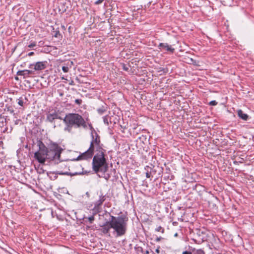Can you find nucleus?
<instances>
[{"mask_svg":"<svg viewBox=\"0 0 254 254\" xmlns=\"http://www.w3.org/2000/svg\"><path fill=\"white\" fill-rule=\"evenodd\" d=\"M62 70L64 72H67L69 70V68L67 66H63L62 67Z\"/></svg>","mask_w":254,"mask_h":254,"instance_id":"nucleus-20","label":"nucleus"},{"mask_svg":"<svg viewBox=\"0 0 254 254\" xmlns=\"http://www.w3.org/2000/svg\"><path fill=\"white\" fill-rule=\"evenodd\" d=\"M70 64H73V62H70Z\"/></svg>","mask_w":254,"mask_h":254,"instance_id":"nucleus-36","label":"nucleus"},{"mask_svg":"<svg viewBox=\"0 0 254 254\" xmlns=\"http://www.w3.org/2000/svg\"><path fill=\"white\" fill-rule=\"evenodd\" d=\"M87 120L78 113H68L65 115L63 122L65 126L64 131L68 133L72 132L73 128H79L85 127Z\"/></svg>","mask_w":254,"mask_h":254,"instance_id":"nucleus-2","label":"nucleus"},{"mask_svg":"<svg viewBox=\"0 0 254 254\" xmlns=\"http://www.w3.org/2000/svg\"><path fill=\"white\" fill-rule=\"evenodd\" d=\"M209 104L211 106H216L217 104V102L215 100H213L210 102Z\"/></svg>","mask_w":254,"mask_h":254,"instance_id":"nucleus-23","label":"nucleus"},{"mask_svg":"<svg viewBox=\"0 0 254 254\" xmlns=\"http://www.w3.org/2000/svg\"><path fill=\"white\" fill-rule=\"evenodd\" d=\"M163 239L162 237H157L156 240H155V241L156 242H159L160 241H161V240H162Z\"/></svg>","mask_w":254,"mask_h":254,"instance_id":"nucleus-27","label":"nucleus"},{"mask_svg":"<svg viewBox=\"0 0 254 254\" xmlns=\"http://www.w3.org/2000/svg\"><path fill=\"white\" fill-rule=\"evenodd\" d=\"M82 100L79 99H75V103L78 105H81L82 103Z\"/></svg>","mask_w":254,"mask_h":254,"instance_id":"nucleus-22","label":"nucleus"},{"mask_svg":"<svg viewBox=\"0 0 254 254\" xmlns=\"http://www.w3.org/2000/svg\"><path fill=\"white\" fill-rule=\"evenodd\" d=\"M111 222L109 221L106 222L102 226L101 228L99 229L100 231L103 234L106 235L109 234L110 230L112 227H110Z\"/></svg>","mask_w":254,"mask_h":254,"instance_id":"nucleus-9","label":"nucleus"},{"mask_svg":"<svg viewBox=\"0 0 254 254\" xmlns=\"http://www.w3.org/2000/svg\"><path fill=\"white\" fill-rule=\"evenodd\" d=\"M91 136L92 140L89 148L79 155L76 160L91 158L95 149L96 154L93 157L92 162V170L99 177L103 178L108 181L111 178V175L108 172L109 166L105 157L106 150L103 148V144H101L100 137L96 132H91Z\"/></svg>","mask_w":254,"mask_h":254,"instance_id":"nucleus-1","label":"nucleus"},{"mask_svg":"<svg viewBox=\"0 0 254 254\" xmlns=\"http://www.w3.org/2000/svg\"><path fill=\"white\" fill-rule=\"evenodd\" d=\"M111 226L118 237L124 235L127 231L128 217L124 215L118 217L111 216Z\"/></svg>","mask_w":254,"mask_h":254,"instance_id":"nucleus-3","label":"nucleus"},{"mask_svg":"<svg viewBox=\"0 0 254 254\" xmlns=\"http://www.w3.org/2000/svg\"><path fill=\"white\" fill-rule=\"evenodd\" d=\"M87 219H88V220L89 222V223L90 224H92L93 223V222L94 221L95 218H94V215H92V216H91L88 217Z\"/></svg>","mask_w":254,"mask_h":254,"instance_id":"nucleus-19","label":"nucleus"},{"mask_svg":"<svg viewBox=\"0 0 254 254\" xmlns=\"http://www.w3.org/2000/svg\"><path fill=\"white\" fill-rule=\"evenodd\" d=\"M18 75L23 76L24 78L28 77L31 75H35V71L32 69L19 70L17 72Z\"/></svg>","mask_w":254,"mask_h":254,"instance_id":"nucleus-8","label":"nucleus"},{"mask_svg":"<svg viewBox=\"0 0 254 254\" xmlns=\"http://www.w3.org/2000/svg\"><path fill=\"white\" fill-rule=\"evenodd\" d=\"M24 98H25V100H27V99H26V97H24Z\"/></svg>","mask_w":254,"mask_h":254,"instance_id":"nucleus-37","label":"nucleus"},{"mask_svg":"<svg viewBox=\"0 0 254 254\" xmlns=\"http://www.w3.org/2000/svg\"><path fill=\"white\" fill-rule=\"evenodd\" d=\"M155 252H156L157 253H159V252H160V250H159V249H156Z\"/></svg>","mask_w":254,"mask_h":254,"instance_id":"nucleus-30","label":"nucleus"},{"mask_svg":"<svg viewBox=\"0 0 254 254\" xmlns=\"http://www.w3.org/2000/svg\"><path fill=\"white\" fill-rule=\"evenodd\" d=\"M192 254H204V252L201 250H197L192 252Z\"/></svg>","mask_w":254,"mask_h":254,"instance_id":"nucleus-18","label":"nucleus"},{"mask_svg":"<svg viewBox=\"0 0 254 254\" xmlns=\"http://www.w3.org/2000/svg\"><path fill=\"white\" fill-rule=\"evenodd\" d=\"M85 120H87L86 123V127H82L84 129H86L88 127L89 128V129L91 130V132H96V131L95 130L94 128H93L91 123L90 122V120L88 117H85Z\"/></svg>","mask_w":254,"mask_h":254,"instance_id":"nucleus-12","label":"nucleus"},{"mask_svg":"<svg viewBox=\"0 0 254 254\" xmlns=\"http://www.w3.org/2000/svg\"><path fill=\"white\" fill-rule=\"evenodd\" d=\"M108 109V106L106 104H104L102 106L97 109V111L100 115H102Z\"/></svg>","mask_w":254,"mask_h":254,"instance_id":"nucleus-14","label":"nucleus"},{"mask_svg":"<svg viewBox=\"0 0 254 254\" xmlns=\"http://www.w3.org/2000/svg\"><path fill=\"white\" fill-rule=\"evenodd\" d=\"M126 70H127V68H126V67H125L124 68Z\"/></svg>","mask_w":254,"mask_h":254,"instance_id":"nucleus-35","label":"nucleus"},{"mask_svg":"<svg viewBox=\"0 0 254 254\" xmlns=\"http://www.w3.org/2000/svg\"><path fill=\"white\" fill-rule=\"evenodd\" d=\"M149 251H146L145 252V254H149Z\"/></svg>","mask_w":254,"mask_h":254,"instance_id":"nucleus-31","label":"nucleus"},{"mask_svg":"<svg viewBox=\"0 0 254 254\" xmlns=\"http://www.w3.org/2000/svg\"><path fill=\"white\" fill-rule=\"evenodd\" d=\"M158 48L160 50H165L171 53H173L175 51V49L172 48L171 46L169 45L167 43H160L158 45Z\"/></svg>","mask_w":254,"mask_h":254,"instance_id":"nucleus-10","label":"nucleus"},{"mask_svg":"<svg viewBox=\"0 0 254 254\" xmlns=\"http://www.w3.org/2000/svg\"><path fill=\"white\" fill-rule=\"evenodd\" d=\"M39 150L34 153V158L41 164H44L47 159V147L41 140L37 141Z\"/></svg>","mask_w":254,"mask_h":254,"instance_id":"nucleus-5","label":"nucleus"},{"mask_svg":"<svg viewBox=\"0 0 254 254\" xmlns=\"http://www.w3.org/2000/svg\"><path fill=\"white\" fill-rule=\"evenodd\" d=\"M156 232H160L161 233H163L164 232V229L161 226H158L155 229Z\"/></svg>","mask_w":254,"mask_h":254,"instance_id":"nucleus-17","label":"nucleus"},{"mask_svg":"<svg viewBox=\"0 0 254 254\" xmlns=\"http://www.w3.org/2000/svg\"><path fill=\"white\" fill-rule=\"evenodd\" d=\"M47 159L50 162L58 164L60 162V157L63 149L56 143H51L47 147Z\"/></svg>","mask_w":254,"mask_h":254,"instance_id":"nucleus-4","label":"nucleus"},{"mask_svg":"<svg viewBox=\"0 0 254 254\" xmlns=\"http://www.w3.org/2000/svg\"><path fill=\"white\" fill-rule=\"evenodd\" d=\"M36 43L35 42H32L30 44H29L28 47L29 48H33L34 47L36 46Z\"/></svg>","mask_w":254,"mask_h":254,"instance_id":"nucleus-21","label":"nucleus"},{"mask_svg":"<svg viewBox=\"0 0 254 254\" xmlns=\"http://www.w3.org/2000/svg\"><path fill=\"white\" fill-rule=\"evenodd\" d=\"M238 115L240 118L244 121H247L249 119V116L247 114L244 113L241 110L238 111Z\"/></svg>","mask_w":254,"mask_h":254,"instance_id":"nucleus-13","label":"nucleus"},{"mask_svg":"<svg viewBox=\"0 0 254 254\" xmlns=\"http://www.w3.org/2000/svg\"><path fill=\"white\" fill-rule=\"evenodd\" d=\"M10 112L11 113H13L14 112V110H10Z\"/></svg>","mask_w":254,"mask_h":254,"instance_id":"nucleus-32","label":"nucleus"},{"mask_svg":"<svg viewBox=\"0 0 254 254\" xmlns=\"http://www.w3.org/2000/svg\"><path fill=\"white\" fill-rule=\"evenodd\" d=\"M106 200L105 195H100L99 199L94 203V209L98 210L104 201Z\"/></svg>","mask_w":254,"mask_h":254,"instance_id":"nucleus-11","label":"nucleus"},{"mask_svg":"<svg viewBox=\"0 0 254 254\" xmlns=\"http://www.w3.org/2000/svg\"><path fill=\"white\" fill-rule=\"evenodd\" d=\"M60 119L62 120V118L60 116L59 114L56 111L49 112L46 114V121L53 123L55 120Z\"/></svg>","mask_w":254,"mask_h":254,"instance_id":"nucleus-7","label":"nucleus"},{"mask_svg":"<svg viewBox=\"0 0 254 254\" xmlns=\"http://www.w3.org/2000/svg\"><path fill=\"white\" fill-rule=\"evenodd\" d=\"M18 104L20 106H23L24 105V101H23V98L22 97H20L18 99V102H17Z\"/></svg>","mask_w":254,"mask_h":254,"instance_id":"nucleus-16","label":"nucleus"},{"mask_svg":"<svg viewBox=\"0 0 254 254\" xmlns=\"http://www.w3.org/2000/svg\"><path fill=\"white\" fill-rule=\"evenodd\" d=\"M150 176H151V173L149 172L148 171H147V172L146 173V177L147 178H149L150 177Z\"/></svg>","mask_w":254,"mask_h":254,"instance_id":"nucleus-26","label":"nucleus"},{"mask_svg":"<svg viewBox=\"0 0 254 254\" xmlns=\"http://www.w3.org/2000/svg\"><path fill=\"white\" fill-rule=\"evenodd\" d=\"M178 236V234H177V233H176V234H175V237H176V236Z\"/></svg>","mask_w":254,"mask_h":254,"instance_id":"nucleus-34","label":"nucleus"},{"mask_svg":"<svg viewBox=\"0 0 254 254\" xmlns=\"http://www.w3.org/2000/svg\"><path fill=\"white\" fill-rule=\"evenodd\" d=\"M53 174H55V175L59 174V175H69V173H68L67 172H63L62 171L61 172H60V171L54 172L53 173Z\"/></svg>","mask_w":254,"mask_h":254,"instance_id":"nucleus-15","label":"nucleus"},{"mask_svg":"<svg viewBox=\"0 0 254 254\" xmlns=\"http://www.w3.org/2000/svg\"><path fill=\"white\" fill-rule=\"evenodd\" d=\"M57 175H55V176H54V179H56L57 178Z\"/></svg>","mask_w":254,"mask_h":254,"instance_id":"nucleus-33","label":"nucleus"},{"mask_svg":"<svg viewBox=\"0 0 254 254\" xmlns=\"http://www.w3.org/2000/svg\"><path fill=\"white\" fill-rule=\"evenodd\" d=\"M47 62H38L36 63L31 64L29 65V68L32 69L35 71L36 73V71H41L46 68Z\"/></svg>","mask_w":254,"mask_h":254,"instance_id":"nucleus-6","label":"nucleus"},{"mask_svg":"<svg viewBox=\"0 0 254 254\" xmlns=\"http://www.w3.org/2000/svg\"><path fill=\"white\" fill-rule=\"evenodd\" d=\"M34 54V53L33 52H31L28 54V56H33Z\"/></svg>","mask_w":254,"mask_h":254,"instance_id":"nucleus-29","label":"nucleus"},{"mask_svg":"<svg viewBox=\"0 0 254 254\" xmlns=\"http://www.w3.org/2000/svg\"><path fill=\"white\" fill-rule=\"evenodd\" d=\"M103 121L105 124H106L107 125L109 124L108 122V119L106 116L103 117Z\"/></svg>","mask_w":254,"mask_h":254,"instance_id":"nucleus-24","label":"nucleus"},{"mask_svg":"<svg viewBox=\"0 0 254 254\" xmlns=\"http://www.w3.org/2000/svg\"><path fill=\"white\" fill-rule=\"evenodd\" d=\"M104 0H98L95 2V4H97V5L99 4L102 3Z\"/></svg>","mask_w":254,"mask_h":254,"instance_id":"nucleus-25","label":"nucleus"},{"mask_svg":"<svg viewBox=\"0 0 254 254\" xmlns=\"http://www.w3.org/2000/svg\"><path fill=\"white\" fill-rule=\"evenodd\" d=\"M182 254H192V252H190L189 251H185Z\"/></svg>","mask_w":254,"mask_h":254,"instance_id":"nucleus-28","label":"nucleus"}]
</instances>
